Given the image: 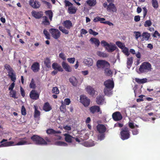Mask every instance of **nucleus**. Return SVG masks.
I'll return each mask as SVG.
<instances>
[{
	"instance_id": "1",
	"label": "nucleus",
	"mask_w": 160,
	"mask_h": 160,
	"mask_svg": "<svg viewBox=\"0 0 160 160\" xmlns=\"http://www.w3.org/2000/svg\"><path fill=\"white\" fill-rule=\"evenodd\" d=\"M105 86L103 90L104 94L108 96H110L112 94V89L114 87L113 81L110 79H108L104 82Z\"/></svg>"
},
{
	"instance_id": "2",
	"label": "nucleus",
	"mask_w": 160,
	"mask_h": 160,
	"mask_svg": "<svg viewBox=\"0 0 160 160\" xmlns=\"http://www.w3.org/2000/svg\"><path fill=\"white\" fill-rule=\"evenodd\" d=\"M97 129L99 133L98 135V138L100 141L104 139L105 138V132L107 130L106 127L103 124H99L97 126Z\"/></svg>"
},
{
	"instance_id": "3",
	"label": "nucleus",
	"mask_w": 160,
	"mask_h": 160,
	"mask_svg": "<svg viewBox=\"0 0 160 160\" xmlns=\"http://www.w3.org/2000/svg\"><path fill=\"white\" fill-rule=\"evenodd\" d=\"M31 139L36 144L38 145H47V143L44 139L37 135H33L31 137Z\"/></svg>"
},
{
	"instance_id": "4",
	"label": "nucleus",
	"mask_w": 160,
	"mask_h": 160,
	"mask_svg": "<svg viewBox=\"0 0 160 160\" xmlns=\"http://www.w3.org/2000/svg\"><path fill=\"white\" fill-rule=\"evenodd\" d=\"M151 65L150 63L145 62L142 63L138 70L141 73H146L151 70Z\"/></svg>"
},
{
	"instance_id": "5",
	"label": "nucleus",
	"mask_w": 160,
	"mask_h": 160,
	"mask_svg": "<svg viewBox=\"0 0 160 160\" xmlns=\"http://www.w3.org/2000/svg\"><path fill=\"white\" fill-rule=\"evenodd\" d=\"M120 135L121 138L123 140H127L130 137V130L127 127L125 126L122 128Z\"/></svg>"
},
{
	"instance_id": "6",
	"label": "nucleus",
	"mask_w": 160,
	"mask_h": 160,
	"mask_svg": "<svg viewBox=\"0 0 160 160\" xmlns=\"http://www.w3.org/2000/svg\"><path fill=\"white\" fill-rule=\"evenodd\" d=\"M4 67L8 71V75L10 78L11 80L15 82L16 79V75L13 69L10 65L7 64L4 65Z\"/></svg>"
},
{
	"instance_id": "7",
	"label": "nucleus",
	"mask_w": 160,
	"mask_h": 160,
	"mask_svg": "<svg viewBox=\"0 0 160 160\" xmlns=\"http://www.w3.org/2000/svg\"><path fill=\"white\" fill-rule=\"evenodd\" d=\"M65 3L64 7H68V12L70 14H75L77 11V8L73 6V4L69 1L65 0L64 1Z\"/></svg>"
},
{
	"instance_id": "8",
	"label": "nucleus",
	"mask_w": 160,
	"mask_h": 160,
	"mask_svg": "<svg viewBox=\"0 0 160 160\" xmlns=\"http://www.w3.org/2000/svg\"><path fill=\"white\" fill-rule=\"evenodd\" d=\"M97 66L98 68L105 69L106 68H110L109 63L105 60H98L97 62Z\"/></svg>"
},
{
	"instance_id": "9",
	"label": "nucleus",
	"mask_w": 160,
	"mask_h": 160,
	"mask_svg": "<svg viewBox=\"0 0 160 160\" xmlns=\"http://www.w3.org/2000/svg\"><path fill=\"white\" fill-rule=\"evenodd\" d=\"M80 102L85 107H87L90 105V99L85 95H81L80 97Z\"/></svg>"
},
{
	"instance_id": "10",
	"label": "nucleus",
	"mask_w": 160,
	"mask_h": 160,
	"mask_svg": "<svg viewBox=\"0 0 160 160\" xmlns=\"http://www.w3.org/2000/svg\"><path fill=\"white\" fill-rule=\"evenodd\" d=\"M52 37L55 39H58L60 36V32L58 29L52 28L49 30Z\"/></svg>"
},
{
	"instance_id": "11",
	"label": "nucleus",
	"mask_w": 160,
	"mask_h": 160,
	"mask_svg": "<svg viewBox=\"0 0 160 160\" xmlns=\"http://www.w3.org/2000/svg\"><path fill=\"white\" fill-rule=\"evenodd\" d=\"M29 5L34 9H38L41 6L40 3L37 0H30L29 1Z\"/></svg>"
},
{
	"instance_id": "12",
	"label": "nucleus",
	"mask_w": 160,
	"mask_h": 160,
	"mask_svg": "<svg viewBox=\"0 0 160 160\" xmlns=\"http://www.w3.org/2000/svg\"><path fill=\"white\" fill-rule=\"evenodd\" d=\"M0 147L12 146L14 143L12 141L8 142V139H3L0 142Z\"/></svg>"
},
{
	"instance_id": "13",
	"label": "nucleus",
	"mask_w": 160,
	"mask_h": 160,
	"mask_svg": "<svg viewBox=\"0 0 160 160\" xmlns=\"http://www.w3.org/2000/svg\"><path fill=\"white\" fill-rule=\"evenodd\" d=\"M112 117L113 120L115 121L121 120L122 118V117L121 113L117 111L113 113Z\"/></svg>"
},
{
	"instance_id": "14",
	"label": "nucleus",
	"mask_w": 160,
	"mask_h": 160,
	"mask_svg": "<svg viewBox=\"0 0 160 160\" xmlns=\"http://www.w3.org/2000/svg\"><path fill=\"white\" fill-rule=\"evenodd\" d=\"M39 93L37 92V91L35 90H32L30 93V97L32 99L37 100L39 98Z\"/></svg>"
},
{
	"instance_id": "15",
	"label": "nucleus",
	"mask_w": 160,
	"mask_h": 160,
	"mask_svg": "<svg viewBox=\"0 0 160 160\" xmlns=\"http://www.w3.org/2000/svg\"><path fill=\"white\" fill-rule=\"evenodd\" d=\"M32 15L33 17L36 19H39L41 18L43 15L42 11H36L33 10L31 12Z\"/></svg>"
},
{
	"instance_id": "16",
	"label": "nucleus",
	"mask_w": 160,
	"mask_h": 160,
	"mask_svg": "<svg viewBox=\"0 0 160 160\" xmlns=\"http://www.w3.org/2000/svg\"><path fill=\"white\" fill-rule=\"evenodd\" d=\"M89 110L92 114H94L96 112H100L101 113L100 107L97 105H94L90 107L89 108Z\"/></svg>"
},
{
	"instance_id": "17",
	"label": "nucleus",
	"mask_w": 160,
	"mask_h": 160,
	"mask_svg": "<svg viewBox=\"0 0 160 160\" xmlns=\"http://www.w3.org/2000/svg\"><path fill=\"white\" fill-rule=\"evenodd\" d=\"M117 48V46L115 44H112L110 43L109 44V45H108L106 47V50L108 52H112L114 51Z\"/></svg>"
},
{
	"instance_id": "18",
	"label": "nucleus",
	"mask_w": 160,
	"mask_h": 160,
	"mask_svg": "<svg viewBox=\"0 0 160 160\" xmlns=\"http://www.w3.org/2000/svg\"><path fill=\"white\" fill-rule=\"evenodd\" d=\"M62 66L65 71L68 72H71L72 71L71 67L65 62L63 61L62 62Z\"/></svg>"
},
{
	"instance_id": "19",
	"label": "nucleus",
	"mask_w": 160,
	"mask_h": 160,
	"mask_svg": "<svg viewBox=\"0 0 160 160\" xmlns=\"http://www.w3.org/2000/svg\"><path fill=\"white\" fill-rule=\"evenodd\" d=\"M52 68L55 70L62 72L63 70L61 66L56 62H54L52 65Z\"/></svg>"
},
{
	"instance_id": "20",
	"label": "nucleus",
	"mask_w": 160,
	"mask_h": 160,
	"mask_svg": "<svg viewBox=\"0 0 160 160\" xmlns=\"http://www.w3.org/2000/svg\"><path fill=\"white\" fill-rule=\"evenodd\" d=\"M107 10L113 12H116L117 9L114 4L111 3L108 5Z\"/></svg>"
},
{
	"instance_id": "21",
	"label": "nucleus",
	"mask_w": 160,
	"mask_h": 160,
	"mask_svg": "<svg viewBox=\"0 0 160 160\" xmlns=\"http://www.w3.org/2000/svg\"><path fill=\"white\" fill-rule=\"evenodd\" d=\"M63 26L68 29H70L72 27V23L69 20H66L64 21L63 22Z\"/></svg>"
},
{
	"instance_id": "22",
	"label": "nucleus",
	"mask_w": 160,
	"mask_h": 160,
	"mask_svg": "<svg viewBox=\"0 0 160 160\" xmlns=\"http://www.w3.org/2000/svg\"><path fill=\"white\" fill-rule=\"evenodd\" d=\"M31 69L34 72H38L39 69V65L38 62L34 63L31 66Z\"/></svg>"
},
{
	"instance_id": "23",
	"label": "nucleus",
	"mask_w": 160,
	"mask_h": 160,
	"mask_svg": "<svg viewBox=\"0 0 160 160\" xmlns=\"http://www.w3.org/2000/svg\"><path fill=\"white\" fill-rule=\"evenodd\" d=\"M63 135L65 137V141L68 143H71L72 142V138H74L68 133H65L63 134Z\"/></svg>"
},
{
	"instance_id": "24",
	"label": "nucleus",
	"mask_w": 160,
	"mask_h": 160,
	"mask_svg": "<svg viewBox=\"0 0 160 160\" xmlns=\"http://www.w3.org/2000/svg\"><path fill=\"white\" fill-rule=\"evenodd\" d=\"M104 100V97L102 96H98L96 98V102L98 105L102 104L103 103Z\"/></svg>"
},
{
	"instance_id": "25",
	"label": "nucleus",
	"mask_w": 160,
	"mask_h": 160,
	"mask_svg": "<svg viewBox=\"0 0 160 160\" xmlns=\"http://www.w3.org/2000/svg\"><path fill=\"white\" fill-rule=\"evenodd\" d=\"M69 81L74 86H76L78 84V81L76 78L74 76H72L69 79Z\"/></svg>"
},
{
	"instance_id": "26",
	"label": "nucleus",
	"mask_w": 160,
	"mask_h": 160,
	"mask_svg": "<svg viewBox=\"0 0 160 160\" xmlns=\"http://www.w3.org/2000/svg\"><path fill=\"white\" fill-rule=\"evenodd\" d=\"M86 91L90 95L93 96L95 94V90L92 87L88 86L86 88Z\"/></svg>"
},
{
	"instance_id": "27",
	"label": "nucleus",
	"mask_w": 160,
	"mask_h": 160,
	"mask_svg": "<svg viewBox=\"0 0 160 160\" xmlns=\"http://www.w3.org/2000/svg\"><path fill=\"white\" fill-rule=\"evenodd\" d=\"M46 132L48 134H54L56 133L60 134L61 132L60 131H56L52 128L47 129Z\"/></svg>"
},
{
	"instance_id": "28",
	"label": "nucleus",
	"mask_w": 160,
	"mask_h": 160,
	"mask_svg": "<svg viewBox=\"0 0 160 160\" xmlns=\"http://www.w3.org/2000/svg\"><path fill=\"white\" fill-rule=\"evenodd\" d=\"M95 144L94 141L92 140L85 142L83 143L84 146L86 147H91L94 146Z\"/></svg>"
},
{
	"instance_id": "29",
	"label": "nucleus",
	"mask_w": 160,
	"mask_h": 160,
	"mask_svg": "<svg viewBox=\"0 0 160 160\" xmlns=\"http://www.w3.org/2000/svg\"><path fill=\"white\" fill-rule=\"evenodd\" d=\"M142 40L148 41L149 40L150 37V34L147 32H144L142 34Z\"/></svg>"
},
{
	"instance_id": "30",
	"label": "nucleus",
	"mask_w": 160,
	"mask_h": 160,
	"mask_svg": "<svg viewBox=\"0 0 160 160\" xmlns=\"http://www.w3.org/2000/svg\"><path fill=\"white\" fill-rule=\"evenodd\" d=\"M43 109L45 111L48 112L52 109V107L48 102H46L44 103Z\"/></svg>"
},
{
	"instance_id": "31",
	"label": "nucleus",
	"mask_w": 160,
	"mask_h": 160,
	"mask_svg": "<svg viewBox=\"0 0 160 160\" xmlns=\"http://www.w3.org/2000/svg\"><path fill=\"white\" fill-rule=\"evenodd\" d=\"M44 63L45 66L47 68H50L51 67V61L49 58H46L44 61Z\"/></svg>"
},
{
	"instance_id": "32",
	"label": "nucleus",
	"mask_w": 160,
	"mask_h": 160,
	"mask_svg": "<svg viewBox=\"0 0 160 160\" xmlns=\"http://www.w3.org/2000/svg\"><path fill=\"white\" fill-rule=\"evenodd\" d=\"M84 63L87 65L91 66L92 65L93 62L92 59L90 58H87L84 60Z\"/></svg>"
},
{
	"instance_id": "33",
	"label": "nucleus",
	"mask_w": 160,
	"mask_h": 160,
	"mask_svg": "<svg viewBox=\"0 0 160 160\" xmlns=\"http://www.w3.org/2000/svg\"><path fill=\"white\" fill-rule=\"evenodd\" d=\"M90 41L92 43H94L96 46L98 47L99 45L100 42L98 39L95 38H91Z\"/></svg>"
},
{
	"instance_id": "34",
	"label": "nucleus",
	"mask_w": 160,
	"mask_h": 160,
	"mask_svg": "<svg viewBox=\"0 0 160 160\" xmlns=\"http://www.w3.org/2000/svg\"><path fill=\"white\" fill-rule=\"evenodd\" d=\"M34 108L35 109L34 112V117L35 118H39L40 115V111L38 110V108L37 106H34Z\"/></svg>"
},
{
	"instance_id": "35",
	"label": "nucleus",
	"mask_w": 160,
	"mask_h": 160,
	"mask_svg": "<svg viewBox=\"0 0 160 160\" xmlns=\"http://www.w3.org/2000/svg\"><path fill=\"white\" fill-rule=\"evenodd\" d=\"M23 139H27L26 137H25L24 138H20V141L17 143L15 145H23L26 144H27V142L23 140Z\"/></svg>"
},
{
	"instance_id": "36",
	"label": "nucleus",
	"mask_w": 160,
	"mask_h": 160,
	"mask_svg": "<svg viewBox=\"0 0 160 160\" xmlns=\"http://www.w3.org/2000/svg\"><path fill=\"white\" fill-rule=\"evenodd\" d=\"M104 73L107 76H110L112 75V72L109 68H106L104 69Z\"/></svg>"
},
{
	"instance_id": "37",
	"label": "nucleus",
	"mask_w": 160,
	"mask_h": 160,
	"mask_svg": "<svg viewBox=\"0 0 160 160\" xmlns=\"http://www.w3.org/2000/svg\"><path fill=\"white\" fill-rule=\"evenodd\" d=\"M133 62V58L132 57L128 58L127 61V65L128 68H129Z\"/></svg>"
},
{
	"instance_id": "38",
	"label": "nucleus",
	"mask_w": 160,
	"mask_h": 160,
	"mask_svg": "<svg viewBox=\"0 0 160 160\" xmlns=\"http://www.w3.org/2000/svg\"><path fill=\"white\" fill-rule=\"evenodd\" d=\"M135 81L139 84L143 83L146 82L147 81L146 78H143L142 79H140L138 78H136L135 79Z\"/></svg>"
},
{
	"instance_id": "39",
	"label": "nucleus",
	"mask_w": 160,
	"mask_h": 160,
	"mask_svg": "<svg viewBox=\"0 0 160 160\" xmlns=\"http://www.w3.org/2000/svg\"><path fill=\"white\" fill-rule=\"evenodd\" d=\"M46 15L48 16L50 20L51 21L53 16V13L51 10L46 11L45 12Z\"/></svg>"
},
{
	"instance_id": "40",
	"label": "nucleus",
	"mask_w": 160,
	"mask_h": 160,
	"mask_svg": "<svg viewBox=\"0 0 160 160\" xmlns=\"http://www.w3.org/2000/svg\"><path fill=\"white\" fill-rule=\"evenodd\" d=\"M87 3L90 6H93L96 3V0H88L87 1Z\"/></svg>"
},
{
	"instance_id": "41",
	"label": "nucleus",
	"mask_w": 160,
	"mask_h": 160,
	"mask_svg": "<svg viewBox=\"0 0 160 160\" xmlns=\"http://www.w3.org/2000/svg\"><path fill=\"white\" fill-rule=\"evenodd\" d=\"M97 54L99 57L103 58H106L108 56V54L104 52L98 51L97 52Z\"/></svg>"
},
{
	"instance_id": "42",
	"label": "nucleus",
	"mask_w": 160,
	"mask_h": 160,
	"mask_svg": "<svg viewBox=\"0 0 160 160\" xmlns=\"http://www.w3.org/2000/svg\"><path fill=\"white\" fill-rule=\"evenodd\" d=\"M61 105L60 107V110L61 112L64 113L66 111V105L62 101L61 102Z\"/></svg>"
},
{
	"instance_id": "43",
	"label": "nucleus",
	"mask_w": 160,
	"mask_h": 160,
	"mask_svg": "<svg viewBox=\"0 0 160 160\" xmlns=\"http://www.w3.org/2000/svg\"><path fill=\"white\" fill-rule=\"evenodd\" d=\"M55 144L58 146H67L68 144L64 142L57 141L55 142Z\"/></svg>"
},
{
	"instance_id": "44",
	"label": "nucleus",
	"mask_w": 160,
	"mask_h": 160,
	"mask_svg": "<svg viewBox=\"0 0 160 160\" xmlns=\"http://www.w3.org/2000/svg\"><path fill=\"white\" fill-rule=\"evenodd\" d=\"M43 20L42 22V23L45 25H49L50 23L48 20V18L47 16H44L43 17Z\"/></svg>"
},
{
	"instance_id": "45",
	"label": "nucleus",
	"mask_w": 160,
	"mask_h": 160,
	"mask_svg": "<svg viewBox=\"0 0 160 160\" xmlns=\"http://www.w3.org/2000/svg\"><path fill=\"white\" fill-rule=\"evenodd\" d=\"M29 87L33 89H35L36 88V85L33 78L32 79L31 82L29 84Z\"/></svg>"
},
{
	"instance_id": "46",
	"label": "nucleus",
	"mask_w": 160,
	"mask_h": 160,
	"mask_svg": "<svg viewBox=\"0 0 160 160\" xmlns=\"http://www.w3.org/2000/svg\"><path fill=\"white\" fill-rule=\"evenodd\" d=\"M152 3L153 7L155 9L157 8L158 7V3L157 0H152Z\"/></svg>"
},
{
	"instance_id": "47",
	"label": "nucleus",
	"mask_w": 160,
	"mask_h": 160,
	"mask_svg": "<svg viewBox=\"0 0 160 160\" xmlns=\"http://www.w3.org/2000/svg\"><path fill=\"white\" fill-rule=\"evenodd\" d=\"M105 19L104 18H100L99 16H97L94 18L93 21L94 22H97L98 21L103 22V21H105Z\"/></svg>"
},
{
	"instance_id": "48",
	"label": "nucleus",
	"mask_w": 160,
	"mask_h": 160,
	"mask_svg": "<svg viewBox=\"0 0 160 160\" xmlns=\"http://www.w3.org/2000/svg\"><path fill=\"white\" fill-rule=\"evenodd\" d=\"M122 49V52L125 55H127V56H128L129 55L130 53L129 52L128 49L127 48L124 46Z\"/></svg>"
},
{
	"instance_id": "49",
	"label": "nucleus",
	"mask_w": 160,
	"mask_h": 160,
	"mask_svg": "<svg viewBox=\"0 0 160 160\" xmlns=\"http://www.w3.org/2000/svg\"><path fill=\"white\" fill-rule=\"evenodd\" d=\"M59 29L62 32L66 34H68L69 33L68 30L65 29L62 26H59Z\"/></svg>"
},
{
	"instance_id": "50",
	"label": "nucleus",
	"mask_w": 160,
	"mask_h": 160,
	"mask_svg": "<svg viewBox=\"0 0 160 160\" xmlns=\"http://www.w3.org/2000/svg\"><path fill=\"white\" fill-rule=\"evenodd\" d=\"M52 92L53 93L58 94L59 93V91L58 88L57 87H55L53 88L52 90Z\"/></svg>"
},
{
	"instance_id": "51",
	"label": "nucleus",
	"mask_w": 160,
	"mask_h": 160,
	"mask_svg": "<svg viewBox=\"0 0 160 160\" xmlns=\"http://www.w3.org/2000/svg\"><path fill=\"white\" fill-rule=\"evenodd\" d=\"M43 32V34L46 36V38L48 39H50V35L48 31L46 29H44Z\"/></svg>"
},
{
	"instance_id": "52",
	"label": "nucleus",
	"mask_w": 160,
	"mask_h": 160,
	"mask_svg": "<svg viewBox=\"0 0 160 160\" xmlns=\"http://www.w3.org/2000/svg\"><path fill=\"white\" fill-rule=\"evenodd\" d=\"M152 24V23L150 20H146L144 24V26L145 27H149Z\"/></svg>"
},
{
	"instance_id": "53",
	"label": "nucleus",
	"mask_w": 160,
	"mask_h": 160,
	"mask_svg": "<svg viewBox=\"0 0 160 160\" xmlns=\"http://www.w3.org/2000/svg\"><path fill=\"white\" fill-rule=\"evenodd\" d=\"M10 95L11 96L14 98H17L18 97H16V92L14 90H12L10 92Z\"/></svg>"
},
{
	"instance_id": "54",
	"label": "nucleus",
	"mask_w": 160,
	"mask_h": 160,
	"mask_svg": "<svg viewBox=\"0 0 160 160\" xmlns=\"http://www.w3.org/2000/svg\"><path fill=\"white\" fill-rule=\"evenodd\" d=\"M21 114L23 115H26L27 114L26 109L24 106H22L21 110Z\"/></svg>"
},
{
	"instance_id": "55",
	"label": "nucleus",
	"mask_w": 160,
	"mask_h": 160,
	"mask_svg": "<svg viewBox=\"0 0 160 160\" xmlns=\"http://www.w3.org/2000/svg\"><path fill=\"white\" fill-rule=\"evenodd\" d=\"M134 34H135V38L137 39L139 38L142 36L140 32L138 31H135L134 32Z\"/></svg>"
},
{
	"instance_id": "56",
	"label": "nucleus",
	"mask_w": 160,
	"mask_h": 160,
	"mask_svg": "<svg viewBox=\"0 0 160 160\" xmlns=\"http://www.w3.org/2000/svg\"><path fill=\"white\" fill-rule=\"evenodd\" d=\"M116 43L118 47L122 49L125 46L123 45L122 43L120 41H117Z\"/></svg>"
},
{
	"instance_id": "57",
	"label": "nucleus",
	"mask_w": 160,
	"mask_h": 160,
	"mask_svg": "<svg viewBox=\"0 0 160 160\" xmlns=\"http://www.w3.org/2000/svg\"><path fill=\"white\" fill-rule=\"evenodd\" d=\"M89 32L90 34H92L95 36L97 35L98 34V32L93 31L92 29H89Z\"/></svg>"
},
{
	"instance_id": "58",
	"label": "nucleus",
	"mask_w": 160,
	"mask_h": 160,
	"mask_svg": "<svg viewBox=\"0 0 160 160\" xmlns=\"http://www.w3.org/2000/svg\"><path fill=\"white\" fill-rule=\"evenodd\" d=\"M67 60L70 63L73 64L75 61V58H68Z\"/></svg>"
},
{
	"instance_id": "59",
	"label": "nucleus",
	"mask_w": 160,
	"mask_h": 160,
	"mask_svg": "<svg viewBox=\"0 0 160 160\" xmlns=\"http://www.w3.org/2000/svg\"><path fill=\"white\" fill-rule=\"evenodd\" d=\"M102 44H103L104 47L106 48V47L109 45V43L107 42L106 41L104 40H102L101 42Z\"/></svg>"
},
{
	"instance_id": "60",
	"label": "nucleus",
	"mask_w": 160,
	"mask_h": 160,
	"mask_svg": "<svg viewBox=\"0 0 160 160\" xmlns=\"http://www.w3.org/2000/svg\"><path fill=\"white\" fill-rule=\"evenodd\" d=\"M14 82H13L12 83L11 85L9 87L8 90L9 91H12L13 90V89L15 86V83H14Z\"/></svg>"
},
{
	"instance_id": "61",
	"label": "nucleus",
	"mask_w": 160,
	"mask_h": 160,
	"mask_svg": "<svg viewBox=\"0 0 160 160\" xmlns=\"http://www.w3.org/2000/svg\"><path fill=\"white\" fill-rule=\"evenodd\" d=\"M143 10V17H145L147 14V13L148 12V10L145 7H144L142 8Z\"/></svg>"
},
{
	"instance_id": "62",
	"label": "nucleus",
	"mask_w": 160,
	"mask_h": 160,
	"mask_svg": "<svg viewBox=\"0 0 160 160\" xmlns=\"http://www.w3.org/2000/svg\"><path fill=\"white\" fill-rule=\"evenodd\" d=\"M59 57L63 59V60H65L66 59V58L65 56V55L63 53H60L59 54Z\"/></svg>"
},
{
	"instance_id": "63",
	"label": "nucleus",
	"mask_w": 160,
	"mask_h": 160,
	"mask_svg": "<svg viewBox=\"0 0 160 160\" xmlns=\"http://www.w3.org/2000/svg\"><path fill=\"white\" fill-rule=\"evenodd\" d=\"M20 91L21 94L22 96L23 97H24L25 96V93L24 90L23 89L22 87H20Z\"/></svg>"
},
{
	"instance_id": "64",
	"label": "nucleus",
	"mask_w": 160,
	"mask_h": 160,
	"mask_svg": "<svg viewBox=\"0 0 160 160\" xmlns=\"http://www.w3.org/2000/svg\"><path fill=\"white\" fill-rule=\"evenodd\" d=\"M128 126L131 129H134L135 127L134 123L133 122H128Z\"/></svg>"
}]
</instances>
